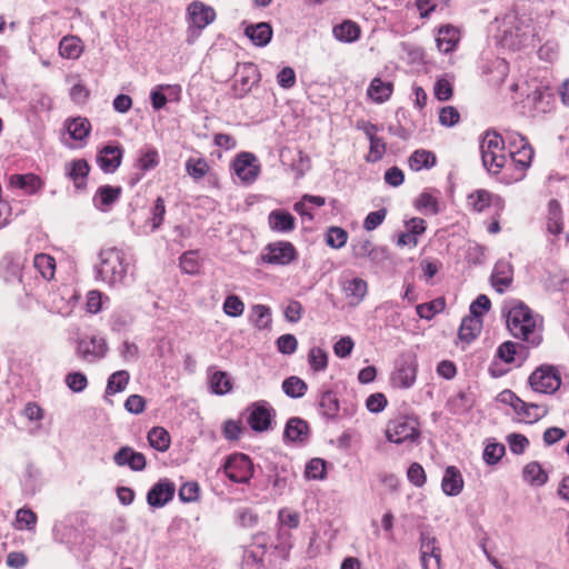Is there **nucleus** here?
Returning a JSON list of instances; mask_svg holds the SVG:
<instances>
[{
	"label": "nucleus",
	"instance_id": "f257e3e1",
	"mask_svg": "<svg viewBox=\"0 0 569 569\" xmlns=\"http://www.w3.org/2000/svg\"><path fill=\"white\" fill-rule=\"evenodd\" d=\"M96 269L97 277L108 286L122 284L128 273L126 253L114 247L101 249Z\"/></svg>",
	"mask_w": 569,
	"mask_h": 569
},
{
	"label": "nucleus",
	"instance_id": "f03ea898",
	"mask_svg": "<svg viewBox=\"0 0 569 569\" xmlns=\"http://www.w3.org/2000/svg\"><path fill=\"white\" fill-rule=\"evenodd\" d=\"M507 327L515 338L531 345L539 343L536 335L537 319L525 303L516 302L510 307L507 313Z\"/></svg>",
	"mask_w": 569,
	"mask_h": 569
},
{
	"label": "nucleus",
	"instance_id": "7ed1b4c3",
	"mask_svg": "<svg viewBox=\"0 0 569 569\" xmlns=\"http://www.w3.org/2000/svg\"><path fill=\"white\" fill-rule=\"evenodd\" d=\"M385 433L390 442L412 446L419 441L420 425L413 416H398L389 420Z\"/></svg>",
	"mask_w": 569,
	"mask_h": 569
},
{
	"label": "nucleus",
	"instance_id": "20e7f679",
	"mask_svg": "<svg viewBox=\"0 0 569 569\" xmlns=\"http://www.w3.org/2000/svg\"><path fill=\"white\" fill-rule=\"evenodd\" d=\"M503 139L497 132L487 131L480 143L481 160L488 172L497 174L506 163Z\"/></svg>",
	"mask_w": 569,
	"mask_h": 569
},
{
	"label": "nucleus",
	"instance_id": "39448f33",
	"mask_svg": "<svg viewBox=\"0 0 569 569\" xmlns=\"http://www.w3.org/2000/svg\"><path fill=\"white\" fill-rule=\"evenodd\" d=\"M531 31V21L510 11L501 19L502 40L509 46H520Z\"/></svg>",
	"mask_w": 569,
	"mask_h": 569
},
{
	"label": "nucleus",
	"instance_id": "423d86ee",
	"mask_svg": "<svg viewBox=\"0 0 569 569\" xmlns=\"http://www.w3.org/2000/svg\"><path fill=\"white\" fill-rule=\"evenodd\" d=\"M529 385L536 392L555 393L561 386L560 373L553 366H540L530 375Z\"/></svg>",
	"mask_w": 569,
	"mask_h": 569
},
{
	"label": "nucleus",
	"instance_id": "0eeeda50",
	"mask_svg": "<svg viewBox=\"0 0 569 569\" xmlns=\"http://www.w3.org/2000/svg\"><path fill=\"white\" fill-rule=\"evenodd\" d=\"M108 350L106 339L100 336H83L77 340L76 355L88 363H94L103 359Z\"/></svg>",
	"mask_w": 569,
	"mask_h": 569
},
{
	"label": "nucleus",
	"instance_id": "6e6552de",
	"mask_svg": "<svg viewBox=\"0 0 569 569\" xmlns=\"http://www.w3.org/2000/svg\"><path fill=\"white\" fill-rule=\"evenodd\" d=\"M226 476L233 482L248 483L253 476V465L243 453L229 456L223 465Z\"/></svg>",
	"mask_w": 569,
	"mask_h": 569
},
{
	"label": "nucleus",
	"instance_id": "1a4fd4ad",
	"mask_svg": "<svg viewBox=\"0 0 569 569\" xmlns=\"http://www.w3.org/2000/svg\"><path fill=\"white\" fill-rule=\"evenodd\" d=\"M260 259L268 264L287 266L297 259V251L291 242L276 241L264 247Z\"/></svg>",
	"mask_w": 569,
	"mask_h": 569
},
{
	"label": "nucleus",
	"instance_id": "9d476101",
	"mask_svg": "<svg viewBox=\"0 0 569 569\" xmlns=\"http://www.w3.org/2000/svg\"><path fill=\"white\" fill-rule=\"evenodd\" d=\"M232 168L234 173L243 182H252L257 179L260 167L254 154L241 152L233 160Z\"/></svg>",
	"mask_w": 569,
	"mask_h": 569
},
{
	"label": "nucleus",
	"instance_id": "9b49d317",
	"mask_svg": "<svg viewBox=\"0 0 569 569\" xmlns=\"http://www.w3.org/2000/svg\"><path fill=\"white\" fill-rule=\"evenodd\" d=\"M187 14L190 26L198 30H203L216 19L214 9L201 1H192L187 8Z\"/></svg>",
	"mask_w": 569,
	"mask_h": 569
},
{
	"label": "nucleus",
	"instance_id": "f8f14e48",
	"mask_svg": "<svg viewBox=\"0 0 569 569\" xmlns=\"http://www.w3.org/2000/svg\"><path fill=\"white\" fill-rule=\"evenodd\" d=\"M421 565L423 569H441V552L436 543V538L429 533H421L420 537Z\"/></svg>",
	"mask_w": 569,
	"mask_h": 569
},
{
	"label": "nucleus",
	"instance_id": "ddd939ff",
	"mask_svg": "<svg viewBox=\"0 0 569 569\" xmlns=\"http://www.w3.org/2000/svg\"><path fill=\"white\" fill-rule=\"evenodd\" d=\"M342 292L351 307L360 305L368 293V283L359 277H346L341 281Z\"/></svg>",
	"mask_w": 569,
	"mask_h": 569
},
{
	"label": "nucleus",
	"instance_id": "4468645a",
	"mask_svg": "<svg viewBox=\"0 0 569 569\" xmlns=\"http://www.w3.org/2000/svg\"><path fill=\"white\" fill-rule=\"evenodd\" d=\"M174 492V483L168 479H161L148 491L147 502L150 507L161 508L173 498Z\"/></svg>",
	"mask_w": 569,
	"mask_h": 569
},
{
	"label": "nucleus",
	"instance_id": "2eb2a0df",
	"mask_svg": "<svg viewBox=\"0 0 569 569\" xmlns=\"http://www.w3.org/2000/svg\"><path fill=\"white\" fill-rule=\"evenodd\" d=\"M248 416V423L254 431H266L271 425L273 409L266 401L253 403Z\"/></svg>",
	"mask_w": 569,
	"mask_h": 569
},
{
	"label": "nucleus",
	"instance_id": "dca6fc26",
	"mask_svg": "<svg viewBox=\"0 0 569 569\" xmlns=\"http://www.w3.org/2000/svg\"><path fill=\"white\" fill-rule=\"evenodd\" d=\"M513 281V267L510 261L500 259L496 262L491 273V284L496 291L502 293L510 288Z\"/></svg>",
	"mask_w": 569,
	"mask_h": 569
},
{
	"label": "nucleus",
	"instance_id": "f3484780",
	"mask_svg": "<svg viewBox=\"0 0 569 569\" xmlns=\"http://www.w3.org/2000/svg\"><path fill=\"white\" fill-rule=\"evenodd\" d=\"M417 362L415 359H407L399 363L392 373L391 382L395 387L409 389L413 386L417 378Z\"/></svg>",
	"mask_w": 569,
	"mask_h": 569
},
{
	"label": "nucleus",
	"instance_id": "a211bd4d",
	"mask_svg": "<svg viewBox=\"0 0 569 569\" xmlns=\"http://www.w3.org/2000/svg\"><path fill=\"white\" fill-rule=\"evenodd\" d=\"M113 461L119 467H129L132 471H142L147 461L143 453L133 450L131 447H121L113 456Z\"/></svg>",
	"mask_w": 569,
	"mask_h": 569
},
{
	"label": "nucleus",
	"instance_id": "6ab92c4d",
	"mask_svg": "<svg viewBox=\"0 0 569 569\" xmlns=\"http://www.w3.org/2000/svg\"><path fill=\"white\" fill-rule=\"evenodd\" d=\"M123 150L120 146H106L98 156L97 162L100 169L106 173H113L120 166Z\"/></svg>",
	"mask_w": 569,
	"mask_h": 569
},
{
	"label": "nucleus",
	"instance_id": "aec40b11",
	"mask_svg": "<svg viewBox=\"0 0 569 569\" xmlns=\"http://www.w3.org/2000/svg\"><path fill=\"white\" fill-rule=\"evenodd\" d=\"M441 489L443 493L449 497H456L462 491L463 478L457 467H447L441 480Z\"/></svg>",
	"mask_w": 569,
	"mask_h": 569
},
{
	"label": "nucleus",
	"instance_id": "412c9836",
	"mask_svg": "<svg viewBox=\"0 0 569 569\" xmlns=\"http://www.w3.org/2000/svg\"><path fill=\"white\" fill-rule=\"evenodd\" d=\"M269 228L279 233H288L295 230V217L284 210H272L268 216Z\"/></svg>",
	"mask_w": 569,
	"mask_h": 569
},
{
	"label": "nucleus",
	"instance_id": "4be33fe9",
	"mask_svg": "<svg viewBox=\"0 0 569 569\" xmlns=\"http://www.w3.org/2000/svg\"><path fill=\"white\" fill-rule=\"evenodd\" d=\"M122 189L120 187L101 186L98 188L94 197V207L100 211H108L110 207L118 201Z\"/></svg>",
	"mask_w": 569,
	"mask_h": 569
},
{
	"label": "nucleus",
	"instance_id": "5701e85b",
	"mask_svg": "<svg viewBox=\"0 0 569 569\" xmlns=\"http://www.w3.org/2000/svg\"><path fill=\"white\" fill-rule=\"evenodd\" d=\"M335 39L342 43H353L361 36V29L358 23L351 20H345L332 28Z\"/></svg>",
	"mask_w": 569,
	"mask_h": 569
},
{
	"label": "nucleus",
	"instance_id": "b1692460",
	"mask_svg": "<svg viewBox=\"0 0 569 569\" xmlns=\"http://www.w3.org/2000/svg\"><path fill=\"white\" fill-rule=\"evenodd\" d=\"M392 91L393 84L391 81H385L381 78L376 77L371 80L367 89V96L376 103H383L389 100Z\"/></svg>",
	"mask_w": 569,
	"mask_h": 569
},
{
	"label": "nucleus",
	"instance_id": "393cba45",
	"mask_svg": "<svg viewBox=\"0 0 569 569\" xmlns=\"http://www.w3.org/2000/svg\"><path fill=\"white\" fill-rule=\"evenodd\" d=\"M459 30L452 26H443L439 28L437 36V47L443 53H449L455 50L459 42Z\"/></svg>",
	"mask_w": 569,
	"mask_h": 569
},
{
	"label": "nucleus",
	"instance_id": "a878e982",
	"mask_svg": "<svg viewBox=\"0 0 569 569\" xmlns=\"http://www.w3.org/2000/svg\"><path fill=\"white\" fill-rule=\"evenodd\" d=\"M283 437L287 441L302 443L308 438V423L301 418H290L286 425Z\"/></svg>",
	"mask_w": 569,
	"mask_h": 569
},
{
	"label": "nucleus",
	"instance_id": "bb28decb",
	"mask_svg": "<svg viewBox=\"0 0 569 569\" xmlns=\"http://www.w3.org/2000/svg\"><path fill=\"white\" fill-rule=\"evenodd\" d=\"M244 34L258 47L267 46L272 38V28L267 22L248 26Z\"/></svg>",
	"mask_w": 569,
	"mask_h": 569
},
{
	"label": "nucleus",
	"instance_id": "cd10ccee",
	"mask_svg": "<svg viewBox=\"0 0 569 569\" xmlns=\"http://www.w3.org/2000/svg\"><path fill=\"white\" fill-rule=\"evenodd\" d=\"M547 231L552 236H559L563 231L562 210L557 200H550L547 214Z\"/></svg>",
	"mask_w": 569,
	"mask_h": 569
},
{
	"label": "nucleus",
	"instance_id": "c85d7f7f",
	"mask_svg": "<svg viewBox=\"0 0 569 569\" xmlns=\"http://www.w3.org/2000/svg\"><path fill=\"white\" fill-rule=\"evenodd\" d=\"M66 170L69 178L73 181L74 186L79 189L86 184L90 167L84 159H77L66 164Z\"/></svg>",
	"mask_w": 569,
	"mask_h": 569
},
{
	"label": "nucleus",
	"instance_id": "c756f323",
	"mask_svg": "<svg viewBox=\"0 0 569 569\" xmlns=\"http://www.w3.org/2000/svg\"><path fill=\"white\" fill-rule=\"evenodd\" d=\"M481 318L471 315L465 317L459 328V339L469 343L481 332Z\"/></svg>",
	"mask_w": 569,
	"mask_h": 569
},
{
	"label": "nucleus",
	"instance_id": "7c9ffc66",
	"mask_svg": "<svg viewBox=\"0 0 569 569\" xmlns=\"http://www.w3.org/2000/svg\"><path fill=\"white\" fill-rule=\"evenodd\" d=\"M437 158L432 151L418 149L408 159L411 170L420 171L422 169H431L436 166Z\"/></svg>",
	"mask_w": 569,
	"mask_h": 569
},
{
	"label": "nucleus",
	"instance_id": "2f4dec72",
	"mask_svg": "<svg viewBox=\"0 0 569 569\" xmlns=\"http://www.w3.org/2000/svg\"><path fill=\"white\" fill-rule=\"evenodd\" d=\"M522 477L531 486H543L548 481V475L537 461H531L523 467Z\"/></svg>",
	"mask_w": 569,
	"mask_h": 569
},
{
	"label": "nucleus",
	"instance_id": "473e14b6",
	"mask_svg": "<svg viewBox=\"0 0 569 569\" xmlns=\"http://www.w3.org/2000/svg\"><path fill=\"white\" fill-rule=\"evenodd\" d=\"M415 208L423 214L436 216L440 212L439 200L430 191H423L413 202Z\"/></svg>",
	"mask_w": 569,
	"mask_h": 569
},
{
	"label": "nucleus",
	"instance_id": "72a5a7b5",
	"mask_svg": "<svg viewBox=\"0 0 569 569\" xmlns=\"http://www.w3.org/2000/svg\"><path fill=\"white\" fill-rule=\"evenodd\" d=\"M83 51L82 41L76 36H66L60 40L59 53L67 59H78Z\"/></svg>",
	"mask_w": 569,
	"mask_h": 569
},
{
	"label": "nucleus",
	"instance_id": "f704fd0d",
	"mask_svg": "<svg viewBox=\"0 0 569 569\" xmlns=\"http://www.w3.org/2000/svg\"><path fill=\"white\" fill-rule=\"evenodd\" d=\"M10 184L30 194L36 193L42 186L40 178L32 173L13 174L10 177Z\"/></svg>",
	"mask_w": 569,
	"mask_h": 569
},
{
	"label": "nucleus",
	"instance_id": "c9c22d12",
	"mask_svg": "<svg viewBox=\"0 0 569 569\" xmlns=\"http://www.w3.org/2000/svg\"><path fill=\"white\" fill-rule=\"evenodd\" d=\"M511 159L515 167L521 172L518 179L523 177V172L530 167L533 158V149L529 144L527 147L510 150Z\"/></svg>",
	"mask_w": 569,
	"mask_h": 569
},
{
	"label": "nucleus",
	"instance_id": "e433bc0d",
	"mask_svg": "<svg viewBox=\"0 0 569 569\" xmlns=\"http://www.w3.org/2000/svg\"><path fill=\"white\" fill-rule=\"evenodd\" d=\"M66 128L72 139L83 140L88 137L91 124L87 118L77 117L73 119H68L66 121Z\"/></svg>",
	"mask_w": 569,
	"mask_h": 569
},
{
	"label": "nucleus",
	"instance_id": "4c0bfd02",
	"mask_svg": "<svg viewBox=\"0 0 569 569\" xmlns=\"http://www.w3.org/2000/svg\"><path fill=\"white\" fill-rule=\"evenodd\" d=\"M33 267L44 280H51L56 272V260L47 253H38L33 258Z\"/></svg>",
	"mask_w": 569,
	"mask_h": 569
},
{
	"label": "nucleus",
	"instance_id": "58836bf2",
	"mask_svg": "<svg viewBox=\"0 0 569 569\" xmlns=\"http://www.w3.org/2000/svg\"><path fill=\"white\" fill-rule=\"evenodd\" d=\"M264 548L256 546L244 550L242 557V569H263Z\"/></svg>",
	"mask_w": 569,
	"mask_h": 569
},
{
	"label": "nucleus",
	"instance_id": "ea45409f",
	"mask_svg": "<svg viewBox=\"0 0 569 569\" xmlns=\"http://www.w3.org/2000/svg\"><path fill=\"white\" fill-rule=\"evenodd\" d=\"M319 406L323 417L335 419L338 416L339 400L335 392L325 391L320 397Z\"/></svg>",
	"mask_w": 569,
	"mask_h": 569
},
{
	"label": "nucleus",
	"instance_id": "a19ab883",
	"mask_svg": "<svg viewBox=\"0 0 569 569\" xmlns=\"http://www.w3.org/2000/svg\"><path fill=\"white\" fill-rule=\"evenodd\" d=\"M130 380V375L127 370H119L109 376L106 393L116 395L126 390Z\"/></svg>",
	"mask_w": 569,
	"mask_h": 569
},
{
	"label": "nucleus",
	"instance_id": "79ce46f5",
	"mask_svg": "<svg viewBox=\"0 0 569 569\" xmlns=\"http://www.w3.org/2000/svg\"><path fill=\"white\" fill-rule=\"evenodd\" d=\"M149 445L158 451H167L170 446V436L162 427H153L148 432Z\"/></svg>",
	"mask_w": 569,
	"mask_h": 569
},
{
	"label": "nucleus",
	"instance_id": "37998d69",
	"mask_svg": "<svg viewBox=\"0 0 569 569\" xmlns=\"http://www.w3.org/2000/svg\"><path fill=\"white\" fill-rule=\"evenodd\" d=\"M283 392L293 399L301 398L308 390L307 383L297 376H291L282 382Z\"/></svg>",
	"mask_w": 569,
	"mask_h": 569
},
{
	"label": "nucleus",
	"instance_id": "c03bdc74",
	"mask_svg": "<svg viewBox=\"0 0 569 569\" xmlns=\"http://www.w3.org/2000/svg\"><path fill=\"white\" fill-rule=\"evenodd\" d=\"M250 320L260 330L267 329L271 323V310L264 305H254L251 308Z\"/></svg>",
	"mask_w": 569,
	"mask_h": 569
},
{
	"label": "nucleus",
	"instance_id": "a18cd8bd",
	"mask_svg": "<svg viewBox=\"0 0 569 569\" xmlns=\"http://www.w3.org/2000/svg\"><path fill=\"white\" fill-rule=\"evenodd\" d=\"M467 203L472 210L482 212L491 203V193L483 189L476 190L468 196Z\"/></svg>",
	"mask_w": 569,
	"mask_h": 569
},
{
	"label": "nucleus",
	"instance_id": "49530a36",
	"mask_svg": "<svg viewBox=\"0 0 569 569\" xmlns=\"http://www.w3.org/2000/svg\"><path fill=\"white\" fill-rule=\"evenodd\" d=\"M37 520V515L31 509L20 508L16 513V528L18 530L27 529L34 531Z\"/></svg>",
	"mask_w": 569,
	"mask_h": 569
},
{
	"label": "nucleus",
	"instance_id": "de8ad7c7",
	"mask_svg": "<svg viewBox=\"0 0 569 569\" xmlns=\"http://www.w3.org/2000/svg\"><path fill=\"white\" fill-rule=\"evenodd\" d=\"M308 363L315 372L325 371L328 367V353L320 347H313L308 353Z\"/></svg>",
	"mask_w": 569,
	"mask_h": 569
},
{
	"label": "nucleus",
	"instance_id": "09e8293b",
	"mask_svg": "<svg viewBox=\"0 0 569 569\" xmlns=\"http://www.w3.org/2000/svg\"><path fill=\"white\" fill-rule=\"evenodd\" d=\"M516 412L517 415L521 416L523 420L532 423L545 417L548 410L546 407L526 402V407Z\"/></svg>",
	"mask_w": 569,
	"mask_h": 569
},
{
	"label": "nucleus",
	"instance_id": "8fccbe9b",
	"mask_svg": "<svg viewBox=\"0 0 569 569\" xmlns=\"http://www.w3.org/2000/svg\"><path fill=\"white\" fill-rule=\"evenodd\" d=\"M210 387L213 393L224 395L231 390V382L223 371H216L210 377Z\"/></svg>",
	"mask_w": 569,
	"mask_h": 569
},
{
	"label": "nucleus",
	"instance_id": "3c124183",
	"mask_svg": "<svg viewBox=\"0 0 569 569\" xmlns=\"http://www.w3.org/2000/svg\"><path fill=\"white\" fill-rule=\"evenodd\" d=\"M186 170L193 179H201L209 171V166L203 158H190L186 162Z\"/></svg>",
	"mask_w": 569,
	"mask_h": 569
},
{
	"label": "nucleus",
	"instance_id": "603ef678",
	"mask_svg": "<svg viewBox=\"0 0 569 569\" xmlns=\"http://www.w3.org/2000/svg\"><path fill=\"white\" fill-rule=\"evenodd\" d=\"M348 239V233L345 229L339 227H331L326 234V242L329 247L335 249L342 248Z\"/></svg>",
	"mask_w": 569,
	"mask_h": 569
},
{
	"label": "nucleus",
	"instance_id": "864d4df0",
	"mask_svg": "<svg viewBox=\"0 0 569 569\" xmlns=\"http://www.w3.org/2000/svg\"><path fill=\"white\" fill-rule=\"evenodd\" d=\"M305 475L308 479L319 480L323 479L326 475V462L320 458L311 459L305 470Z\"/></svg>",
	"mask_w": 569,
	"mask_h": 569
},
{
	"label": "nucleus",
	"instance_id": "5fc2aeb1",
	"mask_svg": "<svg viewBox=\"0 0 569 569\" xmlns=\"http://www.w3.org/2000/svg\"><path fill=\"white\" fill-rule=\"evenodd\" d=\"M506 448L502 443L490 442L483 450V460L488 465H496L505 455Z\"/></svg>",
	"mask_w": 569,
	"mask_h": 569
},
{
	"label": "nucleus",
	"instance_id": "6e6d98bb",
	"mask_svg": "<svg viewBox=\"0 0 569 569\" xmlns=\"http://www.w3.org/2000/svg\"><path fill=\"white\" fill-rule=\"evenodd\" d=\"M278 520L282 527L297 529L300 525V513L289 508H282L278 512Z\"/></svg>",
	"mask_w": 569,
	"mask_h": 569
},
{
	"label": "nucleus",
	"instance_id": "4d7b16f0",
	"mask_svg": "<svg viewBox=\"0 0 569 569\" xmlns=\"http://www.w3.org/2000/svg\"><path fill=\"white\" fill-rule=\"evenodd\" d=\"M509 449L515 455H521L529 446V440L521 433H510L506 438Z\"/></svg>",
	"mask_w": 569,
	"mask_h": 569
},
{
	"label": "nucleus",
	"instance_id": "13d9d810",
	"mask_svg": "<svg viewBox=\"0 0 569 569\" xmlns=\"http://www.w3.org/2000/svg\"><path fill=\"white\" fill-rule=\"evenodd\" d=\"M298 347L297 338L293 335L286 333L277 339L278 351L282 355H292L296 352Z\"/></svg>",
	"mask_w": 569,
	"mask_h": 569
},
{
	"label": "nucleus",
	"instance_id": "bf43d9fd",
	"mask_svg": "<svg viewBox=\"0 0 569 569\" xmlns=\"http://www.w3.org/2000/svg\"><path fill=\"white\" fill-rule=\"evenodd\" d=\"M407 477L408 480L418 488L422 487L427 480L425 469L418 462L410 465L407 471Z\"/></svg>",
	"mask_w": 569,
	"mask_h": 569
},
{
	"label": "nucleus",
	"instance_id": "052dcab7",
	"mask_svg": "<svg viewBox=\"0 0 569 569\" xmlns=\"http://www.w3.org/2000/svg\"><path fill=\"white\" fill-rule=\"evenodd\" d=\"M223 311L230 317H239L244 311V305L237 296H229L223 302Z\"/></svg>",
	"mask_w": 569,
	"mask_h": 569
},
{
	"label": "nucleus",
	"instance_id": "680f3d73",
	"mask_svg": "<svg viewBox=\"0 0 569 569\" xmlns=\"http://www.w3.org/2000/svg\"><path fill=\"white\" fill-rule=\"evenodd\" d=\"M387 216V209L381 208L377 211H371L367 214L365 221H363V228L367 231H372L377 229L386 219Z\"/></svg>",
	"mask_w": 569,
	"mask_h": 569
},
{
	"label": "nucleus",
	"instance_id": "e2e57ef3",
	"mask_svg": "<svg viewBox=\"0 0 569 569\" xmlns=\"http://www.w3.org/2000/svg\"><path fill=\"white\" fill-rule=\"evenodd\" d=\"M66 383L73 392H81L87 388L88 380L82 372H70L66 377Z\"/></svg>",
	"mask_w": 569,
	"mask_h": 569
},
{
	"label": "nucleus",
	"instance_id": "0e129e2a",
	"mask_svg": "<svg viewBox=\"0 0 569 569\" xmlns=\"http://www.w3.org/2000/svg\"><path fill=\"white\" fill-rule=\"evenodd\" d=\"M180 267L183 272L193 274L198 272L199 261L196 252L189 251L180 257Z\"/></svg>",
	"mask_w": 569,
	"mask_h": 569
},
{
	"label": "nucleus",
	"instance_id": "69168bd1",
	"mask_svg": "<svg viewBox=\"0 0 569 569\" xmlns=\"http://www.w3.org/2000/svg\"><path fill=\"white\" fill-rule=\"evenodd\" d=\"M158 163H159V154H158L157 150L149 149L140 157V159L138 161V167L142 171H148V170L156 168L158 166Z\"/></svg>",
	"mask_w": 569,
	"mask_h": 569
},
{
	"label": "nucleus",
	"instance_id": "338daca9",
	"mask_svg": "<svg viewBox=\"0 0 569 569\" xmlns=\"http://www.w3.org/2000/svg\"><path fill=\"white\" fill-rule=\"evenodd\" d=\"M491 307L490 299L486 295H479L470 305V315L481 318Z\"/></svg>",
	"mask_w": 569,
	"mask_h": 569
},
{
	"label": "nucleus",
	"instance_id": "774afa93",
	"mask_svg": "<svg viewBox=\"0 0 569 569\" xmlns=\"http://www.w3.org/2000/svg\"><path fill=\"white\" fill-rule=\"evenodd\" d=\"M459 112L455 107H443L439 113V122L446 127H452L459 121Z\"/></svg>",
	"mask_w": 569,
	"mask_h": 569
}]
</instances>
